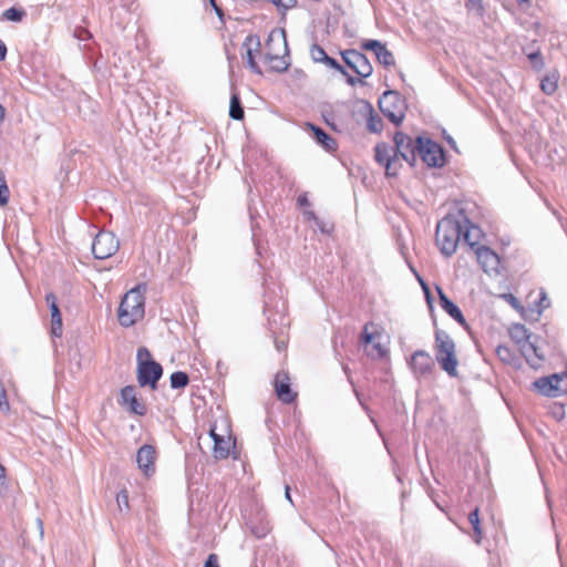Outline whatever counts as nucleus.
Instances as JSON below:
<instances>
[{
  "mask_svg": "<svg viewBox=\"0 0 567 567\" xmlns=\"http://www.w3.org/2000/svg\"><path fill=\"white\" fill-rule=\"evenodd\" d=\"M137 381L141 386H150L155 390L158 380L163 375L162 365L151 358L146 348L137 350Z\"/></svg>",
  "mask_w": 567,
  "mask_h": 567,
  "instance_id": "39448f33",
  "label": "nucleus"
},
{
  "mask_svg": "<svg viewBox=\"0 0 567 567\" xmlns=\"http://www.w3.org/2000/svg\"><path fill=\"white\" fill-rule=\"evenodd\" d=\"M419 280H420V282H421V284H422V286H423V289H424V291H425V293H426L427 299H430V292H429L427 287L425 286V284L422 281V279H421V278H419Z\"/></svg>",
  "mask_w": 567,
  "mask_h": 567,
  "instance_id": "4d7b16f0",
  "label": "nucleus"
},
{
  "mask_svg": "<svg viewBox=\"0 0 567 567\" xmlns=\"http://www.w3.org/2000/svg\"><path fill=\"white\" fill-rule=\"evenodd\" d=\"M189 382L188 374L183 371H176L171 374V386L173 389H183Z\"/></svg>",
  "mask_w": 567,
  "mask_h": 567,
  "instance_id": "cd10ccee",
  "label": "nucleus"
},
{
  "mask_svg": "<svg viewBox=\"0 0 567 567\" xmlns=\"http://www.w3.org/2000/svg\"><path fill=\"white\" fill-rule=\"evenodd\" d=\"M256 47H257V48H259V47H260V42H259V40H257V42H256Z\"/></svg>",
  "mask_w": 567,
  "mask_h": 567,
  "instance_id": "e2e57ef3",
  "label": "nucleus"
},
{
  "mask_svg": "<svg viewBox=\"0 0 567 567\" xmlns=\"http://www.w3.org/2000/svg\"><path fill=\"white\" fill-rule=\"evenodd\" d=\"M439 299H440V306L442 309L449 313L455 321H457L462 326H466V320L461 311V309L451 301L447 296L443 292V290L440 287H436Z\"/></svg>",
  "mask_w": 567,
  "mask_h": 567,
  "instance_id": "6ab92c4d",
  "label": "nucleus"
},
{
  "mask_svg": "<svg viewBox=\"0 0 567 567\" xmlns=\"http://www.w3.org/2000/svg\"><path fill=\"white\" fill-rule=\"evenodd\" d=\"M416 156L429 167H442L445 163L443 148L436 142L419 136L415 140Z\"/></svg>",
  "mask_w": 567,
  "mask_h": 567,
  "instance_id": "423d86ee",
  "label": "nucleus"
},
{
  "mask_svg": "<svg viewBox=\"0 0 567 567\" xmlns=\"http://www.w3.org/2000/svg\"><path fill=\"white\" fill-rule=\"evenodd\" d=\"M365 352L373 359H381L386 355L388 350L380 342H372L371 348H367Z\"/></svg>",
  "mask_w": 567,
  "mask_h": 567,
  "instance_id": "473e14b6",
  "label": "nucleus"
},
{
  "mask_svg": "<svg viewBox=\"0 0 567 567\" xmlns=\"http://www.w3.org/2000/svg\"><path fill=\"white\" fill-rule=\"evenodd\" d=\"M465 8L467 11L474 12L477 18L482 19L485 14V7L482 0H467L465 2Z\"/></svg>",
  "mask_w": 567,
  "mask_h": 567,
  "instance_id": "2f4dec72",
  "label": "nucleus"
},
{
  "mask_svg": "<svg viewBox=\"0 0 567 567\" xmlns=\"http://www.w3.org/2000/svg\"><path fill=\"white\" fill-rule=\"evenodd\" d=\"M517 2H518L519 4H523V3H528V0H517Z\"/></svg>",
  "mask_w": 567,
  "mask_h": 567,
  "instance_id": "680f3d73",
  "label": "nucleus"
},
{
  "mask_svg": "<svg viewBox=\"0 0 567 567\" xmlns=\"http://www.w3.org/2000/svg\"><path fill=\"white\" fill-rule=\"evenodd\" d=\"M496 354L504 362H509L512 360V352L506 346H498L496 348Z\"/></svg>",
  "mask_w": 567,
  "mask_h": 567,
  "instance_id": "79ce46f5",
  "label": "nucleus"
},
{
  "mask_svg": "<svg viewBox=\"0 0 567 567\" xmlns=\"http://www.w3.org/2000/svg\"><path fill=\"white\" fill-rule=\"evenodd\" d=\"M311 131L313 132V136L316 141L322 145L326 150H334L336 147V141L326 133L322 128L315 126L312 124H309Z\"/></svg>",
  "mask_w": 567,
  "mask_h": 567,
  "instance_id": "4be33fe9",
  "label": "nucleus"
},
{
  "mask_svg": "<svg viewBox=\"0 0 567 567\" xmlns=\"http://www.w3.org/2000/svg\"><path fill=\"white\" fill-rule=\"evenodd\" d=\"M409 365L416 378H429L434 370V361L424 350H416L412 354Z\"/></svg>",
  "mask_w": 567,
  "mask_h": 567,
  "instance_id": "ddd939ff",
  "label": "nucleus"
},
{
  "mask_svg": "<svg viewBox=\"0 0 567 567\" xmlns=\"http://www.w3.org/2000/svg\"><path fill=\"white\" fill-rule=\"evenodd\" d=\"M156 458V451L154 446L145 444L141 446L136 454V462L138 467L144 472L145 475H150L154 472V462Z\"/></svg>",
  "mask_w": 567,
  "mask_h": 567,
  "instance_id": "dca6fc26",
  "label": "nucleus"
},
{
  "mask_svg": "<svg viewBox=\"0 0 567 567\" xmlns=\"http://www.w3.org/2000/svg\"><path fill=\"white\" fill-rule=\"evenodd\" d=\"M475 254L484 271L494 270L499 264L498 256L486 246H477Z\"/></svg>",
  "mask_w": 567,
  "mask_h": 567,
  "instance_id": "a211bd4d",
  "label": "nucleus"
},
{
  "mask_svg": "<svg viewBox=\"0 0 567 567\" xmlns=\"http://www.w3.org/2000/svg\"><path fill=\"white\" fill-rule=\"evenodd\" d=\"M280 348H282V344L277 343V349L280 350Z\"/></svg>",
  "mask_w": 567,
  "mask_h": 567,
  "instance_id": "0e129e2a",
  "label": "nucleus"
},
{
  "mask_svg": "<svg viewBox=\"0 0 567 567\" xmlns=\"http://www.w3.org/2000/svg\"><path fill=\"white\" fill-rule=\"evenodd\" d=\"M377 60L385 68L392 66L395 63L394 55L384 47L381 51L377 52Z\"/></svg>",
  "mask_w": 567,
  "mask_h": 567,
  "instance_id": "7c9ffc66",
  "label": "nucleus"
},
{
  "mask_svg": "<svg viewBox=\"0 0 567 567\" xmlns=\"http://www.w3.org/2000/svg\"><path fill=\"white\" fill-rule=\"evenodd\" d=\"M534 360L537 362V365H539L540 361L544 360V355L539 352V349L536 347V353H533Z\"/></svg>",
  "mask_w": 567,
  "mask_h": 567,
  "instance_id": "3c124183",
  "label": "nucleus"
},
{
  "mask_svg": "<svg viewBox=\"0 0 567 567\" xmlns=\"http://www.w3.org/2000/svg\"><path fill=\"white\" fill-rule=\"evenodd\" d=\"M509 332L512 339L519 346L532 338V334L524 324H515Z\"/></svg>",
  "mask_w": 567,
  "mask_h": 567,
  "instance_id": "393cba45",
  "label": "nucleus"
},
{
  "mask_svg": "<svg viewBox=\"0 0 567 567\" xmlns=\"http://www.w3.org/2000/svg\"><path fill=\"white\" fill-rule=\"evenodd\" d=\"M367 128L371 133H380L383 128L382 118L374 114L372 107L370 106V116L367 122Z\"/></svg>",
  "mask_w": 567,
  "mask_h": 567,
  "instance_id": "c85d7f7f",
  "label": "nucleus"
},
{
  "mask_svg": "<svg viewBox=\"0 0 567 567\" xmlns=\"http://www.w3.org/2000/svg\"><path fill=\"white\" fill-rule=\"evenodd\" d=\"M120 403L136 415H144L146 413V406L136 398L133 385H127L121 390Z\"/></svg>",
  "mask_w": 567,
  "mask_h": 567,
  "instance_id": "2eb2a0df",
  "label": "nucleus"
},
{
  "mask_svg": "<svg viewBox=\"0 0 567 567\" xmlns=\"http://www.w3.org/2000/svg\"><path fill=\"white\" fill-rule=\"evenodd\" d=\"M435 358L441 369L450 377H457L458 360L455 343L447 332L437 329L435 331Z\"/></svg>",
  "mask_w": 567,
  "mask_h": 567,
  "instance_id": "20e7f679",
  "label": "nucleus"
},
{
  "mask_svg": "<svg viewBox=\"0 0 567 567\" xmlns=\"http://www.w3.org/2000/svg\"><path fill=\"white\" fill-rule=\"evenodd\" d=\"M532 66L535 69V70H542L545 65L544 63V59H543V55L540 53V51L537 49L536 51H533V52H529V53H526Z\"/></svg>",
  "mask_w": 567,
  "mask_h": 567,
  "instance_id": "f704fd0d",
  "label": "nucleus"
},
{
  "mask_svg": "<svg viewBox=\"0 0 567 567\" xmlns=\"http://www.w3.org/2000/svg\"><path fill=\"white\" fill-rule=\"evenodd\" d=\"M468 522L473 527L475 543L481 544L483 532L480 520V511L477 507L468 514Z\"/></svg>",
  "mask_w": 567,
  "mask_h": 567,
  "instance_id": "5701e85b",
  "label": "nucleus"
},
{
  "mask_svg": "<svg viewBox=\"0 0 567 567\" xmlns=\"http://www.w3.org/2000/svg\"><path fill=\"white\" fill-rule=\"evenodd\" d=\"M374 153L375 161L385 167L386 175L395 176L401 165L394 148L386 143H378L374 147Z\"/></svg>",
  "mask_w": 567,
  "mask_h": 567,
  "instance_id": "9b49d317",
  "label": "nucleus"
},
{
  "mask_svg": "<svg viewBox=\"0 0 567 567\" xmlns=\"http://www.w3.org/2000/svg\"><path fill=\"white\" fill-rule=\"evenodd\" d=\"M280 348H282V344L277 343V349L280 350Z\"/></svg>",
  "mask_w": 567,
  "mask_h": 567,
  "instance_id": "69168bd1",
  "label": "nucleus"
},
{
  "mask_svg": "<svg viewBox=\"0 0 567 567\" xmlns=\"http://www.w3.org/2000/svg\"><path fill=\"white\" fill-rule=\"evenodd\" d=\"M6 55H7V45L2 40H0V61H3L6 59Z\"/></svg>",
  "mask_w": 567,
  "mask_h": 567,
  "instance_id": "8fccbe9b",
  "label": "nucleus"
},
{
  "mask_svg": "<svg viewBox=\"0 0 567 567\" xmlns=\"http://www.w3.org/2000/svg\"><path fill=\"white\" fill-rule=\"evenodd\" d=\"M379 107L383 115L396 125L404 118L403 103L395 91L384 92L379 99Z\"/></svg>",
  "mask_w": 567,
  "mask_h": 567,
  "instance_id": "0eeeda50",
  "label": "nucleus"
},
{
  "mask_svg": "<svg viewBox=\"0 0 567 567\" xmlns=\"http://www.w3.org/2000/svg\"><path fill=\"white\" fill-rule=\"evenodd\" d=\"M323 64L327 66L340 72L343 75H348V72L346 69L333 58L327 55L326 60L323 61Z\"/></svg>",
  "mask_w": 567,
  "mask_h": 567,
  "instance_id": "a19ab883",
  "label": "nucleus"
},
{
  "mask_svg": "<svg viewBox=\"0 0 567 567\" xmlns=\"http://www.w3.org/2000/svg\"><path fill=\"white\" fill-rule=\"evenodd\" d=\"M10 190L7 185L3 173L0 171V206H6L9 202Z\"/></svg>",
  "mask_w": 567,
  "mask_h": 567,
  "instance_id": "c9c22d12",
  "label": "nucleus"
},
{
  "mask_svg": "<svg viewBox=\"0 0 567 567\" xmlns=\"http://www.w3.org/2000/svg\"><path fill=\"white\" fill-rule=\"evenodd\" d=\"M209 3L214 9L218 7L215 0H209Z\"/></svg>",
  "mask_w": 567,
  "mask_h": 567,
  "instance_id": "bf43d9fd",
  "label": "nucleus"
},
{
  "mask_svg": "<svg viewBox=\"0 0 567 567\" xmlns=\"http://www.w3.org/2000/svg\"><path fill=\"white\" fill-rule=\"evenodd\" d=\"M384 47H385V44H383L382 42H380L378 40H364L361 43L362 50L372 51L375 55H377V52L381 51Z\"/></svg>",
  "mask_w": 567,
  "mask_h": 567,
  "instance_id": "e433bc0d",
  "label": "nucleus"
},
{
  "mask_svg": "<svg viewBox=\"0 0 567 567\" xmlns=\"http://www.w3.org/2000/svg\"><path fill=\"white\" fill-rule=\"evenodd\" d=\"M145 315V298L141 287L131 289L123 297L118 307V322L128 328L142 320Z\"/></svg>",
  "mask_w": 567,
  "mask_h": 567,
  "instance_id": "f03ea898",
  "label": "nucleus"
},
{
  "mask_svg": "<svg viewBox=\"0 0 567 567\" xmlns=\"http://www.w3.org/2000/svg\"><path fill=\"white\" fill-rule=\"evenodd\" d=\"M298 202H299V204H300L301 206H302V205H307V204H308V199H307V197H305V196L299 197V198H298Z\"/></svg>",
  "mask_w": 567,
  "mask_h": 567,
  "instance_id": "5fc2aeb1",
  "label": "nucleus"
},
{
  "mask_svg": "<svg viewBox=\"0 0 567 567\" xmlns=\"http://www.w3.org/2000/svg\"><path fill=\"white\" fill-rule=\"evenodd\" d=\"M394 153H396V158L400 156L402 159L408 162L411 166L414 165L416 161V148L415 141H413L409 135L396 132L394 135Z\"/></svg>",
  "mask_w": 567,
  "mask_h": 567,
  "instance_id": "f8f14e48",
  "label": "nucleus"
},
{
  "mask_svg": "<svg viewBox=\"0 0 567 567\" xmlns=\"http://www.w3.org/2000/svg\"><path fill=\"white\" fill-rule=\"evenodd\" d=\"M343 371H344V373L347 374L348 380L352 383L351 378H350L349 368H348L347 365H343Z\"/></svg>",
  "mask_w": 567,
  "mask_h": 567,
  "instance_id": "13d9d810",
  "label": "nucleus"
},
{
  "mask_svg": "<svg viewBox=\"0 0 567 567\" xmlns=\"http://www.w3.org/2000/svg\"><path fill=\"white\" fill-rule=\"evenodd\" d=\"M204 567H219V564H218V557L216 554H210L205 564H204Z\"/></svg>",
  "mask_w": 567,
  "mask_h": 567,
  "instance_id": "49530a36",
  "label": "nucleus"
},
{
  "mask_svg": "<svg viewBox=\"0 0 567 567\" xmlns=\"http://www.w3.org/2000/svg\"><path fill=\"white\" fill-rule=\"evenodd\" d=\"M278 8L290 9L296 6L297 0H272Z\"/></svg>",
  "mask_w": 567,
  "mask_h": 567,
  "instance_id": "a18cd8bd",
  "label": "nucleus"
},
{
  "mask_svg": "<svg viewBox=\"0 0 567 567\" xmlns=\"http://www.w3.org/2000/svg\"><path fill=\"white\" fill-rule=\"evenodd\" d=\"M285 494H286V498H287L290 503H292V499H291V496H290V488H289V486H288V485L286 486V493H285Z\"/></svg>",
  "mask_w": 567,
  "mask_h": 567,
  "instance_id": "6e6d98bb",
  "label": "nucleus"
},
{
  "mask_svg": "<svg viewBox=\"0 0 567 567\" xmlns=\"http://www.w3.org/2000/svg\"><path fill=\"white\" fill-rule=\"evenodd\" d=\"M229 116L236 121H240L245 116L240 99L236 93H234L230 97Z\"/></svg>",
  "mask_w": 567,
  "mask_h": 567,
  "instance_id": "b1692460",
  "label": "nucleus"
},
{
  "mask_svg": "<svg viewBox=\"0 0 567 567\" xmlns=\"http://www.w3.org/2000/svg\"><path fill=\"white\" fill-rule=\"evenodd\" d=\"M275 391L278 399L290 404L295 401L297 393L291 390L290 379L286 372H278L275 379Z\"/></svg>",
  "mask_w": 567,
  "mask_h": 567,
  "instance_id": "4468645a",
  "label": "nucleus"
},
{
  "mask_svg": "<svg viewBox=\"0 0 567 567\" xmlns=\"http://www.w3.org/2000/svg\"><path fill=\"white\" fill-rule=\"evenodd\" d=\"M27 16V12L23 9H17L14 7L9 8L3 11V19L12 22H20Z\"/></svg>",
  "mask_w": 567,
  "mask_h": 567,
  "instance_id": "c756f323",
  "label": "nucleus"
},
{
  "mask_svg": "<svg viewBox=\"0 0 567 567\" xmlns=\"http://www.w3.org/2000/svg\"><path fill=\"white\" fill-rule=\"evenodd\" d=\"M540 89L546 94H553L557 90V82L551 78H544L540 82Z\"/></svg>",
  "mask_w": 567,
  "mask_h": 567,
  "instance_id": "4c0bfd02",
  "label": "nucleus"
},
{
  "mask_svg": "<svg viewBox=\"0 0 567 567\" xmlns=\"http://www.w3.org/2000/svg\"><path fill=\"white\" fill-rule=\"evenodd\" d=\"M251 42V38L250 37H247L245 42H244V47L247 48L246 50V55H247V65L248 68L256 74H261V70L259 68V65L257 64V62L255 61V58H254V53H252V49L249 47V43Z\"/></svg>",
  "mask_w": 567,
  "mask_h": 567,
  "instance_id": "bb28decb",
  "label": "nucleus"
},
{
  "mask_svg": "<svg viewBox=\"0 0 567 567\" xmlns=\"http://www.w3.org/2000/svg\"><path fill=\"white\" fill-rule=\"evenodd\" d=\"M120 248V241L111 231L101 230L92 243V252L96 259H107Z\"/></svg>",
  "mask_w": 567,
  "mask_h": 567,
  "instance_id": "6e6552de",
  "label": "nucleus"
},
{
  "mask_svg": "<svg viewBox=\"0 0 567 567\" xmlns=\"http://www.w3.org/2000/svg\"><path fill=\"white\" fill-rule=\"evenodd\" d=\"M504 298L515 308H518L519 303L516 297H514L512 293H505Z\"/></svg>",
  "mask_w": 567,
  "mask_h": 567,
  "instance_id": "de8ad7c7",
  "label": "nucleus"
},
{
  "mask_svg": "<svg viewBox=\"0 0 567 567\" xmlns=\"http://www.w3.org/2000/svg\"><path fill=\"white\" fill-rule=\"evenodd\" d=\"M214 10H215L216 14L218 16V18H219L221 21H224V12H223L221 8H220V7H217V8H215Z\"/></svg>",
  "mask_w": 567,
  "mask_h": 567,
  "instance_id": "603ef678",
  "label": "nucleus"
},
{
  "mask_svg": "<svg viewBox=\"0 0 567 567\" xmlns=\"http://www.w3.org/2000/svg\"><path fill=\"white\" fill-rule=\"evenodd\" d=\"M564 377H565V382H561V383H560V386H566V384H567V374H566V375H564Z\"/></svg>",
  "mask_w": 567,
  "mask_h": 567,
  "instance_id": "052dcab7",
  "label": "nucleus"
},
{
  "mask_svg": "<svg viewBox=\"0 0 567 567\" xmlns=\"http://www.w3.org/2000/svg\"><path fill=\"white\" fill-rule=\"evenodd\" d=\"M38 523H39V526L42 528V522L39 519Z\"/></svg>",
  "mask_w": 567,
  "mask_h": 567,
  "instance_id": "338daca9",
  "label": "nucleus"
},
{
  "mask_svg": "<svg viewBox=\"0 0 567 567\" xmlns=\"http://www.w3.org/2000/svg\"><path fill=\"white\" fill-rule=\"evenodd\" d=\"M519 349L528 364H530L532 367H537V362L533 358V353H536L535 343L529 339L528 341L520 344Z\"/></svg>",
  "mask_w": 567,
  "mask_h": 567,
  "instance_id": "a878e982",
  "label": "nucleus"
},
{
  "mask_svg": "<svg viewBox=\"0 0 567 567\" xmlns=\"http://www.w3.org/2000/svg\"><path fill=\"white\" fill-rule=\"evenodd\" d=\"M327 53L324 51V49L322 47H320L319 44L315 43L311 45L310 48V56L312 59L313 62L316 63H323V61L326 60L327 58Z\"/></svg>",
  "mask_w": 567,
  "mask_h": 567,
  "instance_id": "72a5a7b5",
  "label": "nucleus"
},
{
  "mask_svg": "<svg viewBox=\"0 0 567 567\" xmlns=\"http://www.w3.org/2000/svg\"><path fill=\"white\" fill-rule=\"evenodd\" d=\"M74 35H75L80 41H86V40L91 39V33H90L85 28H82V27H78V28L74 30Z\"/></svg>",
  "mask_w": 567,
  "mask_h": 567,
  "instance_id": "37998d69",
  "label": "nucleus"
},
{
  "mask_svg": "<svg viewBox=\"0 0 567 567\" xmlns=\"http://www.w3.org/2000/svg\"><path fill=\"white\" fill-rule=\"evenodd\" d=\"M45 301L51 312V332L54 337L62 336V315L58 306V298L53 292L47 293Z\"/></svg>",
  "mask_w": 567,
  "mask_h": 567,
  "instance_id": "f3484780",
  "label": "nucleus"
},
{
  "mask_svg": "<svg viewBox=\"0 0 567 567\" xmlns=\"http://www.w3.org/2000/svg\"><path fill=\"white\" fill-rule=\"evenodd\" d=\"M561 382H565L564 374L555 373L549 377L539 378L533 384L540 394L556 398L567 393V383L566 386H560Z\"/></svg>",
  "mask_w": 567,
  "mask_h": 567,
  "instance_id": "9d476101",
  "label": "nucleus"
},
{
  "mask_svg": "<svg viewBox=\"0 0 567 567\" xmlns=\"http://www.w3.org/2000/svg\"><path fill=\"white\" fill-rule=\"evenodd\" d=\"M266 49L265 61L270 69L276 72L287 71L290 63L288 61L289 50L285 30L280 32L272 31L266 41Z\"/></svg>",
  "mask_w": 567,
  "mask_h": 567,
  "instance_id": "7ed1b4c3",
  "label": "nucleus"
},
{
  "mask_svg": "<svg viewBox=\"0 0 567 567\" xmlns=\"http://www.w3.org/2000/svg\"><path fill=\"white\" fill-rule=\"evenodd\" d=\"M0 411L6 414L10 412V404L8 402L7 391L1 381H0Z\"/></svg>",
  "mask_w": 567,
  "mask_h": 567,
  "instance_id": "ea45409f",
  "label": "nucleus"
},
{
  "mask_svg": "<svg viewBox=\"0 0 567 567\" xmlns=\"http://www.w3.org/2000/svg\"><path fill=\"white\" fill-rule=\"evenodd\" d=\"M374 340V334L373 333H370L368 332V324L364 326V330L361 334V342L368 347L369 344H371Z\"/></svg>",
  "mask_w": 567,
  "mask_h": 567,
  "instance_id": "c03bdc74",
  "label": "nucleus"
},
{
  "mask_svg": "<svg viewBox=\"0 0 567 567\" xmlns=\"http://www.w3.org/2000/svg\"><path fill=\"white\" fill-rule=\"evenodd\" d=\"M468 218L460 213L457 216H446L436 225L435 240L444 256H452L460 243L463 233V224H467Z\"/></svg>",
  "mask_w": 567,
  "mask_h": 567,
  "instance_id": "f257e3e1",
  "label": "nucleus"
},
{
  "mask_svg": "<svg viewBox=\"0 0 567 567\" xmlns=\"http://www.w3.org/2000/svg\"><path fill=\"white\" fill-rule=\"evenodd\" d=\"M6 477V467L0 463V480Z\"/></svg>",
  "mask_w": 567,
  "mask_h": 567,
  "instance_id": "864d4df0",
  "label": "nucleus"
},
{
  "mask_svg": "<svg viewBox=\"0 0 567 567\" xmlns=\"http://www.w3.org/2000/svg\"><path fill=\"white\" fill-rule=\"evenodd\" d=\"M116 503L118 506V509L122 512L123 509L128 511V493L125 488L121 489L116 495Z\"/></svg>",
  "mask_w": 567,
  "mask_h": 567,
  "instance_id": "58836bf2",
  "label": "nucleus"
},
{
  "mask_svg": "<svg viewBox=\"0 0 567 567\" xmlns=\"http://www.w3.org/2000/svg\"><path fill=\"white\" fill-rule=\"evenodd\" d=\"M340 54L344 63L360 78L365 79L372 74L373 68L369 59L360 51L350 49L341 51Z\"/></svg>",
  "mask_w": 567,
  "mask_h": 567,
  "instance_id": "1a4fd4ad",
  "label": "nucleus"
},
{
  "mask_svg": "<svg viewBox=\"0 0 567 567\" xmlns=\"http://www.w3.org/2000/svg\"><path fill=\"white\" fill-rule=\"evenodd\" d=\"M346 76H347V83H348L349 85H351V86H354V85H355V84H358V83H362V81H361L360 79L354 78V76H351L349 73H348V75H346Z\"/></svg>",
  "mask_w": 567,
  "mask_h": 567,
  "instance_id": "09e8293b",
  "label": "nucleus"
},
{
  "mask_svg": "<svg viewBox=\"0 0 567 567\" xmlns=\"http://www.w3.org/2000/svg\"><path fill=\"white\" fill-rule=\"evenodd\" d=\"M482 236V230L477 226L473 225L470 220L467 224H463L462 237L464 241L472 248L480 244Z\"/></svg>",
  "mask_w": 567,
  "mask_h": 567,
  "instance_id": "412c9836",
  "label": "nucleus"
},
{
  "mask_svg": "<svg viewBox=\"0 0 567 567\" xmlns=\"http://www.w3.org/2000/svg\"><path fill=\"white\" fill-rule=\"evenodd\" d=\"M210 436L214 441V456L216 458H226L230 453V439H225L221 435L215 433V430H210Z\"/></svg>",
  "mask_w": 567,
  "mask_h": 567,
  "instance_id": "aec40b11",
  "label": "nucleus"
}]
</instances>
